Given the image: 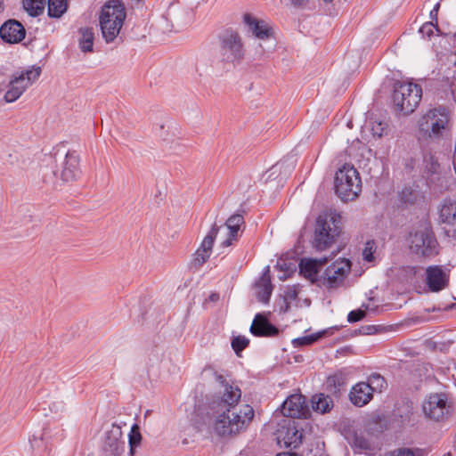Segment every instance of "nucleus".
<instances>
[{
    "label": "nucleus",
    "instance_id": "1",
    "mask_svg": "<svg viewBox=\"0 0 456 456\" xmlns=\"http://www.w3.org/2000/svg\"><path fill=\"white\" fill-rule=\"evenodd\" d=\"M206 376L212 375L221 388V396L211 403L215 418L214 429L219 436H231L245 429L254 417L253 408L248 404L238 405L241 397L240 389L226 382L225 379L211 369L204 370Z\"/></svg>",
    "mask_w": 456,
    "mask_h": 456
},
{
    "label": "nucleus",
    "instance_id": "2",
    "mask_svg": "<svg viewBox=\"0 0 456 456\" xmlns=\"http://www.w3.org/2000/svg\"><path fill=\"white\" fill-rule=\"evenodd\" d=\"M421 412L428 421L436 423L446 422L454 415L455 403L447 393H430L421 402Z\"/></svg>",
    "mask_w": 456,
    "mask_h": 456
},
{
    "label": "nucleus",
    "instance_id": "3",
    "mask_svg": "<svg viewBox=\"0 0 456 456\" xmlns=\"http://www.w3.org/2000/svg\"><path fill=\"white\" fill-rule=\"evenodd\" d=\"M126 17L124 4L111 0L103 5L100 15V27L107 43L112 42L119 34Z\"/></svg>",
    "mask_w": 456,
    "mask_h": 456
},
{
    "label": "nucleus",
    "instance_id": "4",
    "mask_svg": "<svg viewBox=\"0 0 456 456\" xmlns=\"http://www.w3.org/2000/svg\"><path fill=\"white\" fill-rule=\"evenodd\" d=\"M341 232L340 216L338 214L320 215L316 221L314 247L318 251L328 248Z\"/></svg>",
    "mask_w": 456,
    "mask_h": 456
},
{
    "label": "nucleus",
    "instance_id": "5",
    "mask_svg": "<svg viewBox=\"0 0 456 456\" xmlns=\"http://www.w3.org/2000/svg\"><path fill=\"white\" fill-rule=\"evenodd\" d=\"M335 189L343 200H354L362 190L358 171L351 165L342 166L336 173Z\"/></svg>",
    "mask_w": 456,
    "mask_h": 456
},
{
    "label": "nucleus",
    "instance_id": "6",
    "mask_svg": "<svg viewBox=\"0 0 456 456\" xmlns=\"http://www.w3.org/2000/svg\"><path fill=\"white\" fill-rule=\"evenodd\" d=\"M422 97L421 87L413 83H400L395 86L393 101L397 111L403 115L412 113Z\"/></svg>",
    "mask_w": 456,
    "mask_h": 456
},
{
    "label": "nucleus",
    "instance_id": "7",
    "mask_svg": "<svg viewBox=\"0 0 456 456\" xmlns=\"http://www.w3.org/2000/svg\"><path fill=\"white\" fill-rule=\"evenodd\" d=\"M40 74L41 68L35 66L14 73L9 81L4 95V102L11 103L17 101L38 79Z\"/></svg>",
    "mask_w": 456,
    "mask_h": 456
},
{
    "label": "nucleus",
    "instance_id": "8",
    "mask_svg": "<svg viewBox=\"0 0 456 456\" xmlns=\"http://www.w3.org/2000/svg\"><path fill=\"white\" fill-rule=\"evenodd\" d=\"M220 55L227 62H239L244 56L240 37L234 31H226L220 37Z\"/></svg>",
    "mask_w": 456,
    "mask_h": 456
},
{
    "label": "nucleus",
    "instance_id": "9",
    "mask_svg": "<svg viewBox=\"0 0 456 456\" xmlns=\"http://www.w3.org/2000/svg\"><path fill=\"white\" fill-rule=\"evenodd\" d=\"M449 121L444 109L429 110L419 121V129L428 137L438 136Z\"/></svg>",
    "mask_w": 456,
    "mask_h": 456
},
{
    "label": "nucleus",
    "instance_id": "10",
    "mask_svg": "<svg viewBox=\"0 0 456 456\" xmlns=\"http://www.w3.org/2000/svg\"><path fill=\"white\" fill-rule=\"evenodd\" d=\"M436 240L430 229L423 227L410 234L411 249L420 256H430L437 253Z\"/></svg>",
    "mask_w": 456,
    "mask_h": 456
},
{
    "label": "nucleus",
    "instance_id": "11",
    "mask_svg": "<svg viewBox=\"0 0 456 456\" xmlns=\"http://www.w3.org/2000/svg\"><path fill=\"white\" fill-rule=\"evenodd\" d=\"M276 440L281 447H298L302 443V433L298 430L296 421L284 420L276 431Z\"/></svg>",
    "mask_w": 456,
    "mask_h": 456
},
{
    "label": "nucleus",
    "instance_id": "12",
    "mask_svg": "<svg viewBox=\"0 0 456 456\" xmlns=\"http://www.w3.org/2000/svg\"><path fill=\"white\" fill-rule=\"evenodd\" d=\"M351 269V263L346 258H340L328 266L322 279L323 285L334 288L341 284Z\"/></svg>",
    "mask_w": 456,
    "mask_h": 456
},
{
    "label": "nucleus",
    "instance_id": "13",
    "mask_svg": "<svg viewBox=\"0 0 456 456\" xmlns=\"http://www.w3.org/2000/svg\"><path fill=\"white\" fill-rule=\"evenodd\" d=\"M281 412L291 419L305 418L309 410L305 396L298 394L289 395L281 405Z\"/></svg>",
    "mask_w": 456,
    "mask_h": 456
},
{
    "label": "nucleus",
    "instance_id": "14",
    "mask_svg": "<svg viewBox=\"0 0 456 456\" xmlns=\"http://www.w3.org/2000/svg\"><path fill=\"white\" fill-rule=\"evenodd\" d=\"M125 448V441L122 439V430L118 425H112L105 433L103 449L108 456H118Z\"/></svg>",
    "mask_w": 456,
    "mask_h": 456
},
{
    "label": "nucleus",
    "instance_id": "15",
    "mask_svg": "<svg viewBox=\"0 0 456 456\" xmlns=\"http://www.w3.org/2000/svg\"><path fill=\"white\" fill-rule=\"evenodd\" d=\"M218 230L219 227L214 224L208 234L205 236L200 246L194 254V257L192 259L193 265L200 266L208 260L212 253L214 240L216 237Z\"/></svg>",
    "mask_w": 456,
    "mask_h": 456
},
{
    "label": "nucleus",
    "instance_id": "16",
    "mask_svg": "<svg viewBox=\"0 0 456 456\" xmlns=\"http://www.w3.org/2000/svg\"><path fill=\"white\" fill-rule=\"evenodd\" d=\"M426 282L430 291H440L448 286L449 274L441 266H429L426 270Z\"/></svg>",
    "mask_w": 456,
    "mask_h": 456
},
{
    "label": "nucleus",
    "instance_id": "17",
    "mask_svg": "<svg viewBox=\"0 0 456 456\" xmlns=\"http://www.w3.org/2000/svg\"><path fill=\"white\" fill-rule=\"evenodd\" d=\"M25 35L26 30L23 25L15 20L5 21L0 28V37L8 44L20 42L25 37Z\"/></svg>",
    "mask_w": 456,
    "mask_h": 456
},
{
    "label": "nucleus",
    "instance_id": "18",
    "mask_svg": "<svg viewBox=\"0 0 456 456\" xmlns=\"http://www.w3.org/2000/svg\"><path fill=\"white\" fill-rule=\"evenodd\" d=\"M79 156L75 151H69L63 161L60 176L65 182L75 181L79 174Z\"/></svg>",
    "mask_w": 456,
    "mask_h": 456
},
{
    "label": "nucleus",
    "instance_id": "19",
    "mask_svg": "<svg viewBox=\"0 0 456 456\" xmlns=\"http://www.w3.org/2000/svg\"><path fill=\"white\" fill-rule=\"evenodd\" d=\"M243 19L249 30L258 39L265 40L272 37V28L265 20H258L249 13L245 14Z\"/></svg>",
    "mask_w": 456,
    "mask_h": 456
},
{
    "label": "nucleus",
    "instance_id": "20",
    "mask_svg": "<svg viewBox=\"0 0 456 456\" xmlns=\"http://www.w3.org/2000/svg\"><path fill=\"white\" fill-rule=\"evenodd\" d=\"M244 224V218L241 215L232 216L225 223L224 229L227 232V238L224 240L221 246L229 247L239 240L240 227Z\"/></svg>",
    "mask_w": 456,
    "mask_h": 456
},
{
    "label": "nucleus",
    "instance_id": "21",
    "mask_svg": "<svg viewBox=\"0 0 456 456\" xmlns=\"http://www.w3.org/2000/svg\"><path fill=\"white\" fill-rule=\"evenodd\" d=\"M373 397L371 389L365 382H358L349 392L350 402L358 407L366 405Z\"/></svg>",
    "mask_w": 456,
    "mask_h": 456
},
{
    "label": "nucleus",
    "instance_id": "22",
    "mask_svg": "<svg viewBox=\"0 0 456 456\" xmlns=\"http://www.w3.org/2000/svg\"><path fill=\"white\" fill-rule=\"evenodd\" d=\"M250 332L257 337H272L278 334V329L271 324L265 317L258 314L253 320Z\"/></svg>",
    "mask_w": 456,
    "mask_h": 456
},
{
    "label": "nucleus",
    "instance_id": "23",
    "mask_svg": "<svg viewBox=\"0 0 456 456\" xmlns=\"http://www.w3.org/2000/svg\"><path fill=\"white\" fill-rule=\"evenodd\" d=\"M269 272V266H266L255 286L257 299L265 304L268 303L273 291Z\"/></svg>",
    "mask_w": 456,
    "mask_h": 456
},
{
    "label": "nucleus",
    "instance_id": "24",
    "mask_svg": "<svg viewBox=\"0 0 456 456\" xmlns=\"http://www.w3.org/2000/svg\"><path fill=\"white\" fill-rule=\"evenodd\" d=\"M328 259L326 257L320 259H302L299 264L300 273L311 281L317 278V273L322 265L326 264Z\"/></svg>",
    "mask_w": 456,
    "mask_h": 456
},
{
    "label": "nucleus",
    "instance_id": "25",
    "mask_svg": "<svg viewBox=\"0 0 456 456\" xmlns=\"http://www.w3.org/2000/svg\"><path fill=\"white\" fill-rule=\"evenodd\" d=\"M351 371L348 369H341L329 376L327 379V386L332 389L333 392H339V390L346 384Z\"/></svg>",
    "mask_w": 456,
    "mask_h": 456
},
{
    "label": "nucleus",
    "instance_id": "26",
    "mask_svg": "<svg viewBox=\"0 0 456 456\" xmlns=\"http://www.w3.org/2000/svg\"><path fill=\"white\" fill-rule=\"evenodd\" d=\"M314 411L320 413H326L333 407V401L329 395L324 394L315 395L311 400Z\"/></svg>",
    "mask_w": 456,
    "mask_h": 456
},
{
    "label": "nucleus",
    "instance_id": "27",
    "mask_svg": "<svg viewBox=\"0 0 456 456\" xmlns=\"http://www.w3.org/2000/svg\"><path fill=\"white\" fill-rule=\"evenodd\" d=\"M440 218L444 223L452 224L456 219V202L451 199L444 200L440 209Z\"/></svg>",
    "mask_w": 456,
    "mask_h": 456
},
{
    "label": "nucleus",
    "instance_id": "28",
    "mask_svg": "<svg viewBox=\"0 0 456 456\" xmlns=\"http://www.w3.org/2000/svg\"><path fill=\"white\" fill-rule=\"evenodd\" d=\"M48 16L59 19L68 10L67 0H48Z\"/></svg>",
    "mask_w": 456,
    "mask_h": 456
},
{
    "label": "nucleus",
    "instance_id": "29",
    "mask_svg": "<svg viewBox=\"0 0 456 456\" xmlns=\"http://www.w3.org/2000/svg\"><path fill=\"white\" fill-rule=\"evenodd\" d=\"M23 7L30 16H38L43 13L45 0H23Z\"/></svg>",
    "mask_w": 456,
    "mask_h": 456
},
{
    "label": "nucleus",
    "instance_id": "30",
    "mask_svg": "<svg viewBox=\"0 0 456 456\" xmlns=\"http://www.w3.org/2000/svg\"><path fill=\"white\" fill-rule=\"evenodd\" d=\"M81 37L79 40V46L85 53L92 52L94 45V33L91 28H80Z\"/></svg>",
    "mask_w": 456,
    "mask_h": 456
},
{
    "label": "nucleus",
    "instance_id": "31",
    "mask_svg": "<svg viewBox=\"0 0 456 456\" xmlns=\"http://www.w3.org/2000/svg\"><path fill=\"white\" fill-rule=\"evenodd\" d=\"M365 384L369 385L371 389V393L374 392H381L384 387H386V380L379 374H371Z\"/></svg>",
    "mask_w": 456,
    "mask_h": 456
},
{
    "label": "nucleus",
    "instance_id": "32",
    "mask_svg": "<svg viewBox=\"0 0 456 456\" xmlns=\"http://www.w3.org/2000/svg\"><path fill=\"white\" fill-rule=\"evenodd\" d=\"M142 440V435L140 433V428L137 424L133 425L131 428V431L129 434V445H130V453L134 454V450L136 446H138Z\"/></svg>",
    "mask_w": 456,
    "mask_h": 456
},
{
    "label": "nucleus",
    "instance_id": "33",
    "mask_svg": "<svg viewBox=\"0 0 456 456\" xmlns=\"http://www.w3.org/2000/svg\"><path fill=\"white\" fill-rule=\"evenodd\" d=\"M326 332H327L326 330H322V331H319V332H316V333H314V334H311L308 336L298 338L294 340V344L299 345V346L312 345L314 342H316L317 340H319L321 338H322Z\"/></svg>",
    "mask_w": 456,
    "mask_h": 456
},
{
    "label": "nucleus",
    "instance_id": "34",
    "mask_svg": "<svg viewBox=\"0 0 456 456\" xmlns=\"http://www.w3.org/2000/svg\"><path fill=\"white\" fill-rule=\"evenodd\" d=\"M401 200L404 203L413 204L417 201L418 198L419 197V191L413 190L411 187L404 188L401 193Z\"/></svg>",
    "mask_w": 456,
    "mask_h": 456
},
{
    "label": "nucleus",
    "instance_id": "35",
    "mask_svg": "<svg viewBox=\"0 0 456 456\" xmlns=\"http://www.w3.org/2000/svg\"><path fill=\"white\" fill-rule=\"evenodd\" d=\"M249 340L243 336H237L232 340V346L235 353L239 355L240 353L247 347Z\"/></svg>",
    "mask_w": 456,
    "mask_h": 456
},
{
    "label": "nucleus",
    "instance_id": "36",
    "mask_svg": "<svg viewBox=\"0 0 456 456\" xmlns=\"http://www.w3.org/2000/svg\"><path fill=\"white\" fill-rule=\"evenodd\" d=\"M437 31H438L437 27L432 22H426L419 28V33L423 37H432Z\"/></svg>",
    "mask_w": 456,
    "mask_h": 456
},
{
    "label": "nucleus",
    "instance_id": "37",
    "mask_svg": "<svg viewBox=\"0 0 456 456\" xmlns=\"http://www.w3.org/2000/svg\"><path fill=\"white\" fill-rule=\"evenodd\" d=\"M366 315V312L361 309L351 311L347 315L349 322H356L362 320Z\"/></svg>",
    "mask_w": 456,
    "mask_h": 456
},
{
    "label": "nucleus",
    "instance_id": "38",
    "mask_svg": "<svg viewBox=\"0 0 456 456\" xmlns=\"http://www.w3.org/2000/svg\"><path fill=\"white\" fill-rule=\"evenodd\" d=\"M386 456H415L411 449H400Z\"/></svg>",
    "mask_w": 456,
    "mask_h": 456
},
{
    "label": "nucleus",
    "instance_id": "39",
    "mask_svg": "<svg viewBox=\"0 0 456 456\" xmlns=\"http://www.w3.org/2000/svg\"><path fill=\"white\" fill-rule=\"evenodd\" d=\"M354 444L356 446V447H359L361 449H367L369 448V443L368 441L363 438V437H359L357 436H355L354 437Z\"/></svg>",
    "mask_w": 456,
    "mask_h": 456
},
{
    "label": "nucleus",
    "instance_id": "40",
    "mask_svg": "<svg viewBox=\"0 0 456 456\" xmlns=\"http://www.w3.org/2000/svg\"><path fill=\"white\" fill-rule=\"evenodd\" d=\"M311 0H290L291 4L294 7L302 8L305 7Z\"/></svg>",
    "mask_w": 456,
    "mask_h": 456
},
{
    "label": "nucleus",
    "instance_id": "41",
    "mask_svg": "<svg viewBox=\"0 0 456 456\" xmlns=\"http://www.w3.org/2000/svg\"><path fill=\"white\" fill-rule=\"evenodd\" d=\"M363 256H364V259L369 261V262L372 260V253L368 248L364 249Z\"/></svg>",
    "mask_w": 456,
    "mask_h": 456
},
{
    "label": "nucleus",
    "instance_id": "42",
    "mask_svg": "<svg viewBox=\"0 0 456 456\" xmlns=\"http://www.w3.org/2000/svg\"><path fill=\"white\" fill-rule=\"evenodd\" d=\"M30 443H31V446L35 447L36 445L38 446L39 444H42L43 442L41 439L34 438L33 440L30 441Z\"/></svg>",
    "mask_w": 456,
    "mask_h": 456
},
{
    "label": "nucleus",
    "instance_id": "43",
    "mask_svg": "<svg viewBox=\"0 0 456 456\" xmlns=\"http://www.w3.org/2000/svg\"><path fill=\"white\" fill-rule=\"evenodd\" d=\"M4 9V1L0 0V12H2Z\"/></svg>",
    "mask_w": 456,
    "mask_h": 456
},
{
    "label": "nucleus",
    "instance_id": "44",
    "mask_svg": "<svg viewBox=\"0 0 456 456\" xmlns=\"http://www.w3.org/2000/svg\"><path fill=\"white\" fill-rule=\"evenodd\" d=\"M438 7H439V4H436V7L434 8V10L431 12V14H432L434 12H437Z\"/></svg>",
    "mask_w": 456,
    "mask_h": 456
},
{
    "label": "nucleus",
    "instance_id": "45",
    "mask_svg": "<svg viewBox=\"0 0 456 456\" xmlns=\"http://www.w3.org/2000/svg\"><path fill=\"white\" fill-rule=\"evenodd\" d=\"M209 298L211 301H213L215 299V295L212 294Z\"/></svg>",
    "mask_w": 456,
    "mask_h": 456
},
{
    "label": "nucleus",
    "instance_id": "46",
    "mask_svg": "<svg viewBox=\"0 0 456 456\" xmlns=\"http://www.w3.org/2000/svg\"><path fill=\"white\" fill-rule=\"evenodd\" d=\"M374 134H378L379 136H381V135H382L381 132H380V133H378V132H376V131H375V132H374Z\"/></svg>",
    "mask_w": 456,
    "mask_h": 456
},
{
    "label": "nucleus",
    "instance_id": "47",
    "mask_svg": "<svg viewBox=\"0 0 456 456\" xmlns=\"http://www.w3.org/2000/svg\"><path fill=\"white\" fill-rule=\"evenodd\" d=\"M325 3H331L333 0H323Z\"/></svg>",
    "mask_w": 456,
    "mask_h": 456
},
{
    "label": "nucleus",
    "instance_id": "48",
    "mask_svg": "<svg viewBox=\"0 0 456 456\" xmlns=\"http://www.w3.org/2000/svg\"><path fill=\"white\" fill-rule=\"evenodd\" d=\"M456 92V86L452 89V94H455Z\"/></svg>",
    "mask_w": 456,
    "mask_h": 456
},
{
    "label": "nucleus",
    "instance_id": "49",
    "mask_svg": "<svg viewBox=\"0 0 456 456\" xmlns=\"http://www.w3.org/2000/svg\"><path fill=\"white\" fill-rule=\"evenodd\" d=\"M164 126H165V124H162V125L160 126V128H164Z\"/></svg>",
    "mask_w": 456,
    "mask_h": 456
}]
</instances>
